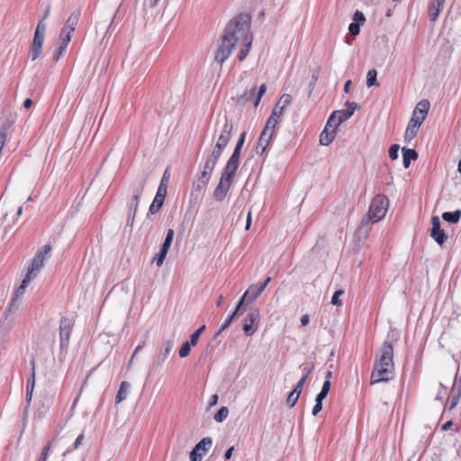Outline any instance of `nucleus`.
<instances>
[{
	"mask_svg": "<svg viewBox=\"0 0 461 461\" xmlns=\"http://www.w3.org/2000/svg\"><path fill=\"white\" fill-rule=\"evenodd\" d=\"M394 371L393 348L390 341H384L378 353L371 374V384L388 382Z\"/></svg>",
	"mask_w": 461,
	"mask_h": 461,
	"instance_id": "f257e3e1",
	"label": "nucleus"
},
{
	"mask_svg": "<svg viewBox=\"0 0 461 461\" xmlns=\"http://www.w3.org/2000/svg\"><path fill=\"white\" fill-rule=\"evenodd\" d=\"M237 23L236 44L240 43L243 48L240 50L239 59L243 60L249 52L252 43V33L250 32V16L247 14H240L235 16Z\"/></svg>",
	"mask_w": 461,
	"mask_h": 461,
	"instance_id": "f03ea898",
	"label": "nucleus"
},
{
	"mask_svg": "<svg viewBox=\"0 0 461 461\" xmlns=\"http://www.w3.org/2000/svg\"><path fill=\"white\" fill-rule=\"evenodd\" d=\"M237 23L235 17L227 24L224 34L221 39V44L215 52L214 59L219 64H222L230 55L233 48L236 46V30Z\"/></svg>",
	"mask_w": 461,
	"mask_h": 461,
	"instance_id": "7ed1b4c3",
	"label": "nucleus"
},
{
	"mask_svg": "<svg viewBox=\"0 0 461 461\" xmlns=\"http://www.w3.org/2000/svg\"><path fill=\"white\" fill-rule=\"evenodd\" d=\"M389 206V200L384 194L375 195L371 201L367 213L363 217L361 225L375 223L381 221L386 214Z\"/></svg>",
	"mask_w": 461,
	"mask_h": 461,
	"instance_id": "20e7f679",
	"label": "nucleus"
},
{
	"mask_svg": "<svg viewBox=\"0 0 461 461\" xmlns=\"http://www.w3.org/2000/svg\"><path fill=\"white\" fill-rule=\"evenodd\" d=\"M429 110V102L428 100L424 99L417 104L405 131V140L411 141L417 135L418 130L426 119Z\"/></svg>",
	"mask_w": 461,
	"mask_h": 461,
	"instance_id": "39448f33",
	"label": "nucleus"
},
{
	"mask_svg": "<svg viewBox=\"0 0 461 461\" xmlns=\"http://www.w3.org/2000/svg\"><path fill=\"white\" fill-rule=\"evenodd\" d=\"M51 246L50 244H46L37 250L34 258L32 259L31 265L28 267L26 282H31L39 275L44 266L46 258H49Z\"/></svg>",
	"mask_w": 461,
	"mask_h": 461,
	"instance_id": "423d86ee",
	"label": "nucleus"
},
{
	"mask_svg": "<svg viewBox=\"0 0 461 461\" xmlns=\"http://www.w3.org/2000/svg\"><path fill=\"white\" fill-rule=\"evenodd\" d=\"M216 127L215 131H219L220 134L213 149L222 152L231 140L233 123L225 114L221 120H218Z\"/></svg>",
	"mask_w": 461,
	"mask_h": 461,
	"instance_id": "0eeeda50",
	"label": "nucleus"
},
{
	"mask_svg": "<svg viewBox=\"0 0 461 461\" xmlns=\"http://www.w3.org/2000/svg\"><path fill=\"white\" fill-rule=\"evenodd\" d=\"M75 326V319L73 317L64 316L59 321V348L60 355H65L70 341L72 330Z\"/></svg>",
	"mask_w": 461,
	"mask_h": 461,
	"instance_id": "6e6552de",
	"label": "nucleus"
},
{
	"mask_svg": "<svg viewBox=\"0 0 461 461\" xmlns=\"http://www.w3.org/2000/svg\"><path fill=\"white\" fill-rule=\"evenodd\" d=\"M236 173L223 168L219 184L213 191V197L217 202H221L227 196Z\"/></svg>",
	"mask_w": 461,
	"mask_h": 461,
	"instance_id": "1a4fd4ad",
	"label": "nucleus"
},
{
	"mask_svg": "<svg viewBox=\"0 0 461 461\" xmlns=\"http://www.w3.org/2000/svg\"><path fill=\"white\" fill-rule=\"evenodd\" d=\"M212 446V439L210 437L203 438L190 452V461H202Z\"/></svg>",
	"mask_w": 461,
	"mask_h": 461,
	"instance_id": "9d476101",
	"label": "nucleus"
},
{
	"mask_svg": "<svg viewBox=\"0 0 461 461\" xmlns=\"http://www.w3.org/2000/svg\"><path fill=\"white\" fill-rule=\"evenodd\" d=\"M267 91V86L265 84L261 85L258 91L256 90V87H252L249 91H246L243 95L238 96L237 102L240 104H244L248 101L251 99L252 96L256 95L254 100V106L257 107L260 103L261 97L265 95Z\"/></svg>",
	"mask_w": 461,
	"mask_h": 461,
	"instance_id": "9b49d317",
	"label": "nucleus"
},
{
	"mask_svg": "<svg viewBox=\"0 0 461 461\" xmlns=\"http://www.w3.org/2000/svg\"><path fill=\"white\" fill-rule=\"evenodd\" d=\"M221 154V151H217V149H213L212 152L206 157L203 170L200 174L203 175V176L211 178L212 171Z\"/></svg>",
	"mask_w": 461,
	"mask_h": 461,
	"instance_id": "f8f14e48",
	"label": "nucleus"
},
{
	"mask_svg": "<svg viewBox=\"0 0 461 461\" xmlns=\"http://www.w3.org/2000/svg\"><path fill=\"white\" fill-rule=\"evenodd\" d=\"M258 321L259 312L258 310H253L248 313L242 326V330L247 336H251L256 332Z\"/></svg>",
	"mask_w": 461,
	"mask_h": 461,
	"instance_id": "ddd939ff",
	"label": "nucleus"
},
{
	"mask_svg": "<svg viewBox=\"0 0 461 461\" xmlns=\"http://www.w3.org/2000/svg\"><path fill=\"white\" fill-rule=\"evenodd\" d=\"M432 227L430 230V236L438 245H443L447 240V235L443 230L440 229L439 217L435 215L431 219Z\"/></svg>",
	"mask_w": 461,
	"mask_h": 461,
	"instance_id": "4468645a",
	"label": "nucleus"
},
{
	"mask_svg": "<svg viewBox=\"0 0 461 461\" xmlns=\"http://www.w3.org/2000/svg\"><path fill=\"white\" fill-rule=\"evenodd\" d=\"M45 35L41 34L39 32H34L33 40L31 44L29 56L32 60L37 59L42 50L43 42H44Z\"/></svg>",
	"mask_w": 461,
	"mask_h": 461,
	"instance_id": "2eb2a0df",
	"label": "nucleus"
},
{
	"mask_svg": "<svg viewBox=\"0 0 461 461\" xmlns=\"http://www.w3.org/2000/svg\"><path fill=\"white\" fill-rule=\"evenodd\" d=\"M211 178L203 176L202 174H198L193 182L191 197L197 199L202 192L205 189Z\"/></svg>",
	"mask_w": 461,
	"mask_h": 461,
	"instance_id": "dca6fc26",
	"label": "nucleus"
},
{
	"mask_svg": "<svg viewBox=\"0 0 461 461\" xmlns=\"http://www.w3.org/2000/svg\"><path fill=\"white\" fill-rule=\"evenodd\" d=\"M144 185L145 180H140L138 183L133 184V197L129 206L130 214H136L139 206L140 197L143 192Z\"/></svg>",
	"mask_w": 461,
	"mask_h": 461,
	"instance_id": "f3484780",
	"label": "nucleus"
},
{
	"mask_svg": "<svg viewBox=\"0 0 461 461\" xmlns=\"http://www.w3.org/2000/svg\"><path fill=\"white\" fill-rule=\"evenodd\" d=\"M461 398V375H456L453 386L450 391V402L448 409L453 410L458 403Z\"/></svg>",
	"mask_w": 461,
	"mask_h": 461,
	"instance_id": "a211bd4d",
	"label": "nucleus"
},
{
	"mask_svg": "<svg viewBox=\"0 0 461 461\" xmlns=\"http://www.w3.org/2000/svg\"><path fill=\"white\" fill-rule=\"evenodd\" d=\"M264 290V286H261L260 285H250L249 288L242 295L239 304L241 306L245 300H247L248 303H253Z\"/></svg>",
	"mask_w": 461,
	"mask_h": 461,
	"instance_id": "6ab92c4d",
	"label": "nucleus"
},
{
	"mask_svg": "<svg viewBox=\"0 0 461 461\" xmlns=\"http://www.w3.org/2000/svg\"><path fill=\"white\" fill-rule=\"evenodd\" d=\"M349 118L350 116H348L345 110L334 111L328 119L327 126H333V128H337Z\"/></svg>",
	"mask_w": 461,
	"mask_h": 461,
	"instance_id": "aec40b11",
	"label": "nucleus"
},
{
	"mask_svg": "<svg viewBox=\"0 0 461 461\" xmlns=\"http://www.w3.org/2000/svg\"><path fill=\"white\" fill-rule=\"evenodd\" d=\"M167 190L158 188L156 196L149 209V213L155 214L160 210V208L162 207V205L164 203L165 198L167 196Z\"/></svg>",
	"mask_w": 461,
	"mask_h": 461,
	"instance_id": "412c9836",
	"label": "nucleus"
},
{
	"mask_svg": "<svg viewBox=\"0 0 461 461\" xmlns=\"http://www.w3.org/2000/svg\"><path fill=\"white\" fill-rule=\"evenodd\" d=\"M241 149H242L241 147H239L237 145L235 146L231 156L230 157L229 160L227 161V163L224 167L225 169H228L231 172L236 173V171L240 166V157Z\"/></svg>",
	"mask_w": 461,
	"mask_h": 461,
	"instance_id": "4be33fe9",
	"label": "nucleus"
},
{
	"mask_svg": "<svg viewBox=\"0 0 461 461\" xmlns=\"http://www.w3.org/2000/svg\"><path fill=\"white\" fill-rule=\"evenodd\" d=\"M336 128H333V126H327L325 125L324 130L320 134V143L322 146H329L336 136Z\"/></svg>",
	"mask_w": 461,
	"mask_h": 461,
	"instance_id": "5701e85b",
	"label": "nucleus"
},
{
	"mask_svg": "<svg viewBox=\"0 0 461 461\" xmlns=\"http://www.w3.org/2000/svg\"><path fill=\"white\" fill-rule=\"evenodd\" d=\"M274 134L272 132H267L263 130V131L260 134V137L258 141V145L256 148L257 154H263L268 144L270 143L271 139L273 138Z\"/></svg>",
	"mask_w": 461,
	"mask_h": 461,
	"instance_id": "b1692460",
	"label": "nucleus"
},
{
	"mask_svg": "<svg viewBox=\"0 0 461 461\" xmlns=\"http://www.w3.org/2000/svg\"><path fill=\"white\" fill-rule=\"evenodd\" d=\"M32 372L30 378L26 382V402L28 404L32 402V393L35 386V367H34V360H32Z\"/></svg>",
	"mask_w": 461,
	"mask_h": 461,
	"instance_id": "393cba45",
	"label": "nucleus"
},
{
	"mask_svg": "<svg viewBox=\"0 0 461 461\" xmlns=\"http://www.w3.org/2000/svg\"><path fill=\"white\" fill-rule=\"evenodd\" d=\"M446 0H434L429 9V17L431 22L437 20L439 13L441 12Z\"/></svg>",
	"mask_w": 461,
	"mask_h": 461,
	"instance_id": "a878e982",
	"label": "nucleus"
},
{
	"mask_svg": "<svg viewBox=\"0 0 461 461\" xmlns=\"http://www.w3.org/2000/svg\"><path fill=\"white\" fill-rule=\"evenodd\" d=\"M80 10L77 9L75 10L68 17V19L66 22V24L64 26V30H67L69 32H74L76 29V25L78 23V20L80 18Z\"/></svg>",
	"mask_w": 461,
	"mask_h": 461,
	"instance_id": "bb28decb",
	"label": "nucleus"
},
{
	"mask_svg": "<svg viewBox=\"0 0 461 461\" xmlns=\"http://www.w3.org/2000/svg\"><path fill=\"white\" fill-rule=\"evenodd\" d=\"M131 389V384L127 381H122L120 388L115 396V403L118 404L128 397Z\"/></svg>",
	"mask_w": 461,
	"mask_h": 461,
	"instance_id": "cd10ccee",
	"label": "nucleus"
},
{
	"mask_svg": "<svg viewBox=\"0 0 461 461\" xmlns=\"http://www.w3.org/2000/svg\"><path fill=\"white\" fill-rule=\"evenodd\" d=\"M402 164L404 168H408L410 167L411 160H416L418 158V153L415 149L402 148Z\"/></svg>",
	"mask_w": 461,
	"mask_h": 461,
	"instance_id": "c85d7f7f",
	"label": "nucleus"
},
{
	"mask_svg": "<svg viewBox=\"0 0 461 461\" xmlns=\"http://www.w3.org/2000/svg\"><path fill=\"white\" fill-rule=\"evenodd\" d=\"M442 218L447 222L456 223L461 218V211L456 210L455 212H446L442 214Z\"/></svg>",
	"mask_w": 461,
	"mask_h": 461,
	"instance_id": "c756f323",
	"label": "nucleus"
},
{
	"mask_svg": "<svg viewBox=\"0 0 461 461\" xmlns=\"http://www.w3.org/2000/svg\"><path fill=\"white\" fill-rule=\"evenodd\" d=\"M240 308H241V306L238 303V305L236 306L234 312L226 319L224 323L221 326V328L219 329L216 336L220 335L224 330H226L230 325V323L232 322V321L234 320V318L236 317V315L240 312Z\"/></svg>",
	"mask_w": 461,
	"mask_h": 461,
	"instance_id": "7c9ffc66",
	"label": "nucleus"
},
{
	"mask_svg": "<svg viewBox=\"0 0 461 461\" xmlns=\"http://www.w3.org/2000/svg\"><path fill=\"white\" fill-rule=\"evenodd\" d=\"M29 283L30 282H26V276H25L23 278V280L22 281L21 285L16 289L14 297L12 298V301H11V306L12 307H14V305H15L16 302L18 301L19 297H21L23 294L24 289H25L26 285Z\"/></svg>",
	"mask_w": 461,
	"mask_h": 461,
	"instance_id": "2f4dec72",
	"label": "nucleus"
},
{
	"mask_svg": "<svg viewBox=\"0 0 461 461\" xmlns=\"http://www.w3.org/2000/svg\"><path fill=\"white\" fill-rule=\"evenodd\" d=\"M173 347H174L173 339H167V341H165V343L163 345L162 352L160 353L162 362L167 358Z\"/></svg>",
	"mask_w": 461,
	"mask_h": 461,
	"instance_id": "473e14b6",
	"label": "nucleus"
},
{
	"mask_svg": "<svg viewBox=\"0 0 461 461\" xmlns=\"http://www.w3.org/2000/svg\"><path fill=\"white\" fill-rule=\"evenodd\" d=\"M84 438H85L84 433L79 434L77 436V438H76L74 444L71 447H68L67 450L63 453V456H65L68 453L77 449L82 445Z\"/></svg>",
	"mask_w": 461,
	"mask_h": 461,
	"instance_id": "72a5a7b5",
	"label": "nucleus"
},
{
	"mask_svg": "<svg viewBox=\"0 0 461 461\" xmlns=\"http://www.w3.org/2000/svg\"><path fill=\"white\" fill-rule=\"evenodd\" d=\"M229 415V409L226 406H222L219 409V411L214 414V420L217 422H222L227 419Z\"/></svg>",
	"mask_w": 461,
	"mask_h": 461,
	"instance_id": "f704fd0d",
	"label": "nucleus"
},
{
	"mask_svg": "<svg viewBox=\"0 0 461 461\" xmlns=\"http://www.w3.org/2000/svg\"><path fill=\"white\" fill-rule=\"evenodd\" d=\"M376 77H377V71L375 68L368 70V72L366 74L367 87H371L375 85H377Z\"/></svg>",
	"mask_w": 461,
	"mask_h": 461,
	"instance_id": "c9c22d12",
	"label": "nucleus"
},
{
	"mask_svg": "<svg viewBox=\"0 0 461 461\" xmlns=\"http://www.w3.org/2000/svg\"><path fill=\"white\" fill-rule=\"evenodd\" d=\"M173 238H174V230L168 229L167 231V235H166L165 240H164V242H163V244L161 246V249L168 251V249H169V248L171 246Z\"/></svg>",
	"mask_w": 461,
	"mask_h": 461,
	"instance_id": "e433bc0d",
	"label": "nucleus"
},
{
	"mask_svg": "<svg viewBox=\"0 0 461 461\" xmlns=\"http://www.w3.org/2000/svg\"><path fill=\"white\" fill-rule=\"evenodd\" d=\"M72 33L73 32H69L67 30L62 29L60 36H59V40H60L59 45L67 48L71 40Z\"/></svg>",
	"mask_w": 461,
	"mask_h": 461,
	"instance_id": "4c0bfd02",
	"label": "nucleus"
},
{
	"mask_svg": "<svg viewBox=\"0 0 461 461\" xmlns=\"http://www.w3.org/2000/svg\"><path fill=\"white\" fill-rule=\"evenodd\" d=\"M277 122H278V120L276 118L269 116V118L267 121L264 131H266L267 132H272L274 134L275 128H276Z\"/></svg>",
	"mask_w": 461,
	"mask_h": 461,
	"instance_id": "58836bf2",
	"label": "nucleus"
},
{
	"mask_svg": "<svg viewBox=\"0 0 461 461\" xmlns=\"http://www.w3.org/2000/svg\"><path fill=\"white\" fill-rule=\"evenodd\" d=\"M167 252L168 251L160 248L159 252L155 255L153 261L156 263V265L158 267H160L163 265V262L165 260V258H166Z\"/></svg>",
	"mask_w": 461,
	"mask_h": 461,
	"instance_id": "ea45409f",
	"label": "nucleus"
},
{
	"mask_svg": "<svg viewBox=\"0 0 461 461\" xmlns=\"http://www.w3.org/2000/svg\"><path fill=\"white\" fill-rule=\"evenodd\" d=\"M205 330V325L201 326L197 330H195L191 336H190V344H193V346H195L198 342V339L203 330Z\"/></svg>",
	"mask_w": 461,
	"mask_h": 461,
	"instance_id": "a19ab883",
	"label": "nucleus"
},
{
	"mask_svg": "<svg viewBox=\"0 0 461 461\" xmlns=\"http://www.w3.org/2000/svg\"><path fill=\"white\" fill-rule=\"evenodd\" d=\"M344 294V290L343 289H339L337 290L333 295H332V298H331V304L333 305H336V306H341L343 304L342 301L339 299V297Z\"/></svg>",
	"mask_w": 461,
	"mask_h": 461,
	"instance_id": "79ce46f5",
	"label": "nucleus"
},
{
	"mask_svg": "<svg viewBox=\"0 0 461 461\" xmlns=\"http://www.w3.org/2000/svg\"><path fill=\"white\" fill-rule=\"evenodd\" d=\"M191 347H194L193 344H190V341L185 342L179 349V357H186L191 351Z\"/></svg>",
	"mask_w": 461,
	"mask_h": 461,
	"instance_id": "37998d69",
	"label": "nucleus"
},
{
	"mask_svg": "<svg viewBox=\"0 0 461 461\" xmlns=\"http://www.w3.org/2000/svg\"><path fill=\"white\" fill-rule=\"evenodd\" d=\"M49 408V405H45L44 403H42L41 406L37 408L34 413V417L37 419H42L47 414Z\"/></svg>",
	"mask_w": 461,
	"mask_h": 461,
	"instance_id": "c03bdc74",
	"label": "nucleus"
},
{
	"mask_svg": "<svg viewBox=\"0 0 461 461\" xmlns=\"http://www.w3.org/2000/svg\"><path fill=\"white\" fill-rule=\"evenodd\" d=\"M346 106H347V109L345 111L350 117L354 114L356 110L360 108L358 104H357L355 102H349V101L346 102Z\"/></svg>",
	"mask_w": 461,
	"mask_h": 461,
	"instance_id": "a18cd8bd",
	"label": "nucleus"
},
{
	"mask_svg": "<svg viewBox=\"0 0 461 461\" xmlns=\"http://www.w3.org/2000/svg\"><path fill=\"white\" fill-rule=\"evenodd\" d=\"M300 394L298 393H294V391H292L289 394H288V397L286 399V402L287 404L290 406V407H294L295 405V403L297 402L298 401V398H299Z\"/></svg>",
	"mask_w": 461,
	"mask_h": 461,
	"instance_id": "49530a36",
	"label": "nucleus"
},
{
	"mask_svg": "<svg viewBox=\"0 0 461 461\" xmlns=\"http://www.w3.org/2000/svg\"><path fill=\"white\" fill-rule=\"evenodd\" d=\"M168 181H169V173H168V170L166 169V171L164 172V175H163V176L161 178V181H160V184L158 185V188H161L163 190H167V191Z\"/></svg>",
	"mask_w": 461,
	"mask_h": 461,
	"instance_id": "de8ad7c7",
	"label": "nucleus"
},
{
	"mask_svg": "<svg viewBox=\"0 0 461 461\" xmlns=\"http://www.w3.org/2000/svg\"><path fill=\"white\" fill-rule=\"evenodd\" d=\"M51 448V442H49L42 449L39 461H47Z\"/></svg>",
	"mask_w": 461,
	"mask_h": 461,
	"instance_id": "09e8293b",
	"label": "nucleus"
},
{
	"mask_svg": "<svg viewBox=\"0 0 461 461\" xmlns=\"http://www.w3.org/2000/svg\"><path fill=\"white\" fill-rule=\"evenodd\" d=\"M400 149V146L398 144H393L389 149V157L394 160L398 158V151Z\"/></svg>",
	"mask_w": 461,
	"mask_h": 461,
	"instance_id": "8fccbe9b",
	"label": "nucleus"
},
{
	"mask_svg": "<svg viewBox=\"0 0 461 461\" xmlns=\"http://www.w3.org/2000/svg\"><path fill=\"white\" fill-rule=\"evenodd\" d=\"M306 377L305 376H303L299 381L298 383L295 384L294 388V393H298V394H301L302 391H303V387L306 382Z\"/></svg>",
	"mask_w": 461,
	"mask_h": 461,
	"instance_id": "3c124183",
	"label": "nucleus"
},
{
	"mask_svg": "<svg viewBox=\"0 0 461 461\" xmlns=\"http://www.w3.org/2000/svg\"><path fill=\"white\" fill-rule=\"evenodd\" d=\"M318 77H319L318 72L314 71L312 75V80L309 84V94H308L309 96L312 95V92L314 89L315 84L318 80Z\"/></svg>",
	"mask_w": 461,
	"mask_h": 461,
	"instance_id": "603ef678",
	"label": "nucleus"
},
{
	"mask_svg": "<svg viewBox=\"0 0 461 461\" xmlns=\"http://www.w3.org/2000/svg\"><path fill=\"white\" fill-rule=\"evenodd\" d=\"M348 31H349V33L353 36L359 34V32H360L359 23H351L349 24Z\"/></svg>",
	"mask_w": 461,
	"mask_h": 461,
	"instance_id": "864d4df0",
	"label": "nucleus"
},
{
	"mask_svg": "<svg viewBox=\"0 0 461 461\" xmlns=\"http://www.w3.org/2000/svg\"><path fill=\"white\" fill-rule=\"evenodd\" d=\"M66 47L59 45L53 54V60L58 61L66 50Z\"/></svg>",
	"mask_w": 461,
	"mask_h": 461,
	"instance_id": "5fc2aeb1",
	"label": "nucleus"
},
{
	"mask_svg": "<svg viewBox=\"0 0 461 461\" xmlns=\"http://www.w3.org/2000/svg\"><path fill=\"white\" fill-rule=\"evenodd\" d=\"M292 100L293 98L289 94H284L281 95L277 102H279V104H281V103H284V105L287 106L292 103Z\"/></svg>",
	"mask_w": 461,
	"mask_h": 461,
	"instance_id": "6e6d98bb",
	"label": "nucleus"
},
{
	"mask_svg": "<svg viewBox=\"0 0 461 461\" xmlns=\"http://www.w3.org/2000/svg\"><path fill=\"white\" fill-rule=\"evenodd\" d=\"M45 31H46V23H44V20L41 19L38 24H37V27H36V30H35V32H39L41 34H44L45 35Z\"/></svg>",
	"mask_w": 461,
	"mask_h": 461,
	"instance_id": "4d7b16f0",
	"label": "nucleus"
},
{
	"mask_svg": "<svg viewBox=\"0 0 461 461\" xmlns=\"http://www.w3.org/2000/svg\"><path fill=\"white\" fill-rule=\"evenodd\" d=\"M354 21L357 23H364L366 19L363 13H361L360 11H356L354 14Z\"/></svg>",
	"mask_w": 461,
	"mask_h": 461,
	"instance_id": "13d9d810",
	"label": "nucleus"
},
{
	"mask_svg": "<svg viewBox=\"0 0 461 461\" xmlns=\"http://www.w3.org/2000/svg\"><path fill=\"white\" fill-rule=\"evenodd\" d=\"M283 113H284V112L282 111V108H280V109H279V108H277V106H276V105H275V107H274V109H273L272 113H271V115H270V116L275 117V118H276L277 120H279V118H281V117H282Z\"/></svg>",
	"mask_w": 461,
	"mask_h": 461,
	"instance_id": "bf43d9fd",
	"label": "nucleus"
},
{
	"mask_svg": "<svg viewBox=\"0 0 461 461\" xmlns=\"http://www.w3.org/2000/svg\"><path fill=\"white\" fill-rule=\"evenodd\" d=\"M321 409H322V403L321 402H316L315 405L312 408V415L317 416L318 413L321 411Z\"/></svg>",
	"mask_w": 461,
	"mask_h": 461,
	"instance_id": "052dcab7",
	"label": "nucleus"
},
{
	"mask_svg": "<svg viewBox=\"0 0 461 461\" xmlns=\"http://www.w3.org/2000/svg\"><path fill=\"white\" fill-rule=\"evenodd\" d=\"M328 393H329L321 390V392L316 396L315 402H321L322 403V401L326 398Z\"/></svg>",
	"mask_w": 461,
	"mask_h": 461,
	"instance_id": "680f3d73",
	"label": "nucleus"
},
{
	"mask_svg": "<svg viewBox=\"0 0 461 461\" xmlns=\"http://www.w3.org/2000/svg\"><path fill=\"white\" fill-rule=\"evenodd\" d=\"M328 393H329L321 390V392L316 396L315 402H321L322 403V401L326 398Z\"/></svg>",
	"mask_w": 461,
	"mask_h": 461,
	"instance_id": "e2e57ef3",
	"label": "nucleus"
},
{
	"mask_svg": "<svg viewBox=\"0 0 461 461\" xmlns=\"http://www.w3.org/2000/svg\"><path fill=\"white\" fill-rule=\"evenodd\" d=\"M246 134H247L246 131L241 132V134L240 135V138L236 143L237 146L241 147V148L243 147L245 139H246Z\"/></svg>",
	"mask_w": 461,
	"mask_h": 461,
	"instance_id": "0e129e2a",
	"label": "nucleus"
},
{
	"mask_svg": "<svg viewBox=\"0 0 461 461\" xmlns=\"http://www.w3.org/2000/svg\"><path fill=\"white\" fill-rule=\"evenodd\" d=\"M330 389V381L325 380L322 384L321 391H325V392L329 393Z\"/></svg>",
	"mask_w": 461,
	"mask_h": 461,
	"instance_id": "69168bd1",
	"label": "nucleus"
},
{
	"mask_svg": "<svg viewBox=\"0 0 461 461\" xmlns=\"http://www.w3.org/2000/svg\"><path fill=\"white\" fill-rule=\"evenodd\" d=\"M309 321H310V318H309L308 314H303L301 317V323H302L303 326L308 325Z\"/></svg>",
	"mask_w": 461,
	"mask_h": 461,
	"instance_id": "338daca9",
	"label": "nucleus"
},
{
	"mask_svg": "<svg viewBox=\"0 0 461 461\" xmlns=\"http://www.w3.org/2000/svg\"><path fill=\"white\" fill-rule=\"evenodd\" d=\"M233 451H234V447H229V448L226 450L225 454H224V457H225L226 459H230V458L232 456V453H233Z\"/></svg>",
	"mask_w": 461,
	"mask_h": 461,
	"instance_id": "774afa93",
	"label": "nucleus"
}]
</instances>
